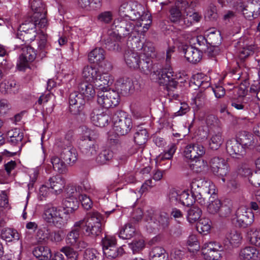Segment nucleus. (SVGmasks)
<instances>
[{
    "instance_id": "nucleus-1",
    "label": "nucleus",
    "mask_w": 260,
    "mask_h": 260,
    "mask_svg": "<svg viewBox=\"0 0 260 260\" xmlns=\"http://www.w3.org/2000/svg\"><path fill=\"white\" fill-rule=\"evenodd\" d=\"M119 15L125 17H119L113 22L117 34L124 37L130 36L135 37L139 34L138 26L135 27V19L140 17V12L132 9L131 6L126 2H123L119 8Z\"/></svg>"
},
{
    "instance_id": "nucleus-2",
    "label": "nucleus",
    "mask_w": 260,
    "mask_h": 260,
    "mask_svg": "<svg viewBox=\"0 0 260 260\" xmlns=\"http://www.w3.org/2000/svg\"><path fill=\"white\" fill-rule=\"evenodd\" d=\"M194 5L186 0H177L175 6L170 10V21L182 28L190 26L194 22H198L201 16L196 12H190Z\"/></svg>"
},
{
    "instance_id": "nucleus-3",
    "label": "nucleus",
    "mask_w": 260,
    "mask_h": 260,
    "mask_svg": "<svg viewBox=\"0 0 260 260\" xmlns=\"http://www.w3.org/2000/svg\"><path fill=\"white\" fill-rule=\"evenodd\" d=\"M103 219V215L100 213L93 212L89 217L75 222L71 230L79 235H99L101 232Z\"/></svg>"
},
{
    "instance_id": "nucleus-4",
    "label": "nucleus",
    "mask_w": 260,
    "mask_h": 260,
    "mask_svg": "<svg viewBox=\"0 0 260 260\" xmlns=\"http://www.w3.org/2000/svg\"><path fill=\"white\" fill-rule=\"evenodd\" d=\"M82 77L84 82L93 83L96 89H105L113 83L114 78L112 75L107 72L100 73L95 67L90 66L85 67L82 72Z\"/></svg>"
},
{
    "instance_id": "nucleus-5",
    "label": "nucleus",
    "mask_w": 260,
    "mask_h": 260,
    "mask_svg": "<svg viewBox=\"0 0 260 260\" xmlns=\"http://www.w3.org/2000/svg\"><path fill=\"white\" fill-rule=\"evenodd\" d=\"M42 216L46 222L58 228L63 226L67 221L66 212L61 208L51 205H47L44 207Z\"/></svg>"
},
{
    "instance_id": "nucleus-6",
    "label": "nucleus",
    "mask_w": 260,
    "mask_h": 260,
    "mask_svg": "<svg viewBox=\"0 0 260 260\" xmlns=\"http://www.w3.org/2000/svg\"><path fill=\"white\" fill-rule=\"evenodd\" d=\"M113 129L118 136L127 134L133 127L132 120L123 111H117L112 117Z\"/></svg>"
},
{
    "instance_id": "nucleus-7",
    "label": "nucleus",
    "mask_w": 260,
    "mask_h": 260,
    "mask_svg": "<svg viewBox=\"0 0 260 260\" xmlns=\"http://www.w3.org/2000/svg\"><path fill=\"white\" fill-rule=\"evenodd\" d=\"M151 79L160 85L176 87L177 82L174 78V72L170 66L158 69L151 74Z\"/></svg>"
},
{
    "instance_id": "nucleus-8",
    "label": "nucleus",
    "mask_w": 260,
    "mask_h": 260,
    "mask_svg": "<svg viewBox=\"0 0 260 260\" xmlns=\"http://www.w3.org/2000/svg\"><path fill=\"white\" fill-rule=\"evenodd\" d=\"M190 189L193 196H199V193H202L204 195L207 194L214 196L216 194L215 184L211 180L205 179H193L190 183Z\"/></svg>"
},
{
    "instance_id": "nucleus-9",
    "label": "nucleus",
    "mask_w": 260,
    "mask_h": 260,
    "mask_svg": "<svg viewBox=\"0 0 260 260\" xmlns=\"http://www.w3.org/2000/svg\"><path fill=\"white\" fill-rule=\"evenodd\" d=\"M109 87L105 89L98 90L97 101L103 107L108 109L117 106L119 103V95L114 90H109Z\"/></svg>"
},
{
    "instance_id": "nucleus-10",
    "label": "nucleus",
    "mask_w": 260,
    "mask_h": 260,
    "mask_svg": "<svg viewBox=\"0 0 260 260\" xmlns=\"http://www.w3.org/2000/svg\"><path fill=\"white\" fill-rule=\"evenodd\" d=\"M15 46V49H21L22 51L17 61V67L19 70H24L35 59L36 51L31 47L24 44H16Z\"/></svg>"
},
{
    "instance_id": "nucleus-11",
    "label": "nucleus",
    "mask_w": 260,
    "mask_h": 260,
    "mask_svg": "<svg viewBox=\"0 0 260 260\" xmlns=\"http://www.w3.org/2000/svg\"><path fill=\"white\" fill-rule=\"evenodd\" d=\"M104 254L108 258H115L124 253L122 247H116V240L114 237L106 235L102 240Z\"/></svg>"
},
{
    "instance_id": "nucleus-12",
    "label": "nucleus",
    "mask_w": 260,
    "mask_h": 260,
    "mask_svg": "<svg viewBox=\"0 0 260 260\" xmlns=\"http://www.w3.org/2000/svg\"><path fill=\"white\" fill-rule=\"evenodd\" d=\"M254 220V213L250 208L241 206L236 212L234 220L236 224L240 228H246L251 225Z\"/></svg>"
},
{
    "instance_id": "nucleus-13",
    "label": "nucleus",
    "mask_w": 260,
    "mask_h": 260,
    "mask_svg": "<svg viewBox=\"0 0 260 260\" xmlns=\"http://www.w3.org/2000/svg\"><path fill=\"white\" fill-rule=\"evenodd\" d=\"M128 41L131 42L132 47L134 49L136 48L138 50L141 49L140 53L141 57L152 58L156 56L155 48L153 44L150 42H147L145 45L142 42L139 38V34L135 37H131L130 36H127Z\"/></svg>"
},
{
    "instance_id": "nucleus-14",
    "label": "nucleus",
    "mask_w": 260,
    "mask_h": 260,
    "mask_svg": "<svg viewBox=\"0 0 260 260\" xmlns=\"http://www.w3.org/2000/svg\"><path fill=\"white\" fill-rule=\"evenodd\" d=\"M222 246L216 242H206L202 246V251L206 260H218L221 257L220 251Z\"/></svg>"
},
{
    "instance_id": "nucleus-15",
    "label": "nucleus",
    "mask_w": 260,
    "mask_h": 260,
    "mask_svg": "<svg viewBox=\"0 0 260 260\" xmlns=\"http://www.w3.org/2000/svg\"><path fill=\"white\" fill-rule=\"evenodd\" d=\"M206 149L202 145L191 143L185 147L183 155L187 159L196 162L200 161L205 154Z\"/></svg>"
},
{
    "instance_id": "nucleus-16",
    "label": "nucleus",
    "mask_w": 260,
    "mask_h": 260,
    "mask_svg": "<svg viewBox=\"0 0 260 260\" xmlns=\"http://www.w3.org/2000/svg\"><path fill=\"white\" fill-rule=\"evenodd\" d=\"M145 217L149 223L153 222L162 229H165L169 226V217L166 212H161L159 214H157L155 211L151 209L147 211Z\"/></svg>"
},
{
    "instance_id": "nucleus-17",
    "label": "nucleus",
    "mask_w": 260,
    "mask_h": 260,
    "mask_svg": "<svg viewBox=\"0 0 260 260\" xmlns=\"http://www.w3.org/2000/svg\"><path fill=\"white\" fill-rule=\"evenodd\" d=\"M226 151L231 157L240 159L244 154L245 150L237 139H231L226 143Z\"/></svg>"
},
{
    "instance_id": "nucleus-18",
    "label": "nucleus",
    "mask_w": 260,
    "mask_h": 260,
    "mask_svg": "<svg viewBox=\"0 0 260 260\" xmlns=\"http://www.w3.org/2000/svg\"><path fill=\"white\" fill-rule=\"evenodd\" d=\"M85 100L82 95L77 91L72 92L69 96L70 109L71 112L76 114L82 110L85 103Z\"/></svg>"
},
{
    "instance_id": "nucleus-19",
    "label": "nucleus",
    "mask_w": 260,
    "mask_h": 260,
    "mask_svg": "<svg viewBox=\"0 0 260 260\" xmlns=\"http://www.w3.org/2000/svg\"><path fill=\"white\" fill-rule=\"evenodd\" d=\"M182 49L184 56L188 61L196 63L201 60L202 52L197 48L192 46L184 45Z\"/></svg>"
},
{
    "instance_id": "nucleus-20",
    "label": "nucleus",
    "mask_w": 260,
    "mask_h": 260,
    "mask_svg": "<svg viewBox=\"0 0 260 260\" xmlns=\"http://www.w3.org/2000/svg\"><path fill=\"white\" fill-rule=\"evenodd\" d=\"M242 239L243 237L240 232L236 230H232L226 234L224 243L228 248H236L242 244Z\"/></svg>"
},
{
    "instance_id": "nucleus-21",
    "label": "nucleus",
    "mask_w": 260,
    "mask_h": 260,
    "mask_svg": "<svg viewBox=\"0 0 260 260\" xmlns=\"http://www.w3.org/2000/svg\"><path fill=\"white\" fill-rule=\"evenodd\" d=\"M80 235L73 230L68 233L67 235L66 241L68 244L74 246L75 248L81 250L87 246V244L84 241L81 240Z\"/></svg>"
},
{
    "instance_id": "nucleus-22",
    "label": "nucleus",
    "mask_w": 260,
    "mask_h": 260,
    "mask_svg": "<svg viewBox=\"0 0 260 260\" xmlns=\"http://www.w3.org/2000/svg\"><path fill=\"white\" fill-rule=\"evenodd\" d=\"M240 260H260V253L255 247L247 246L240 249Z\"/></svg>"
},
{
    "instance_id": "nucleus-23",
    "label": "nucleus",
    "mask_w": 260,
    "mask_h": 260,
    "mask_svg": "<svg viewBox=\"0 0 260 260\" xmlns=\"http://www.w3.org/2000/svg\"><path fill=\"white\" fill-rule=\"evenodd\" d=\"M124 58L126 65L129 68L135 69L140 67L141 56L134 48L125 51Z\"/></svg>"
},
{
    "instance_id": "nucleus-24",
    "label": "nucleus",
    "mask_w": 260,
    "mask_h": 260,
    "mask_svg": "<svg viewBox=\"0 0 260 260\" xmlns=\"http://www.w3.org/2000/svg\"><path fill=\"white\" fill-rule=\"evenodd\" d=\"M79 92L86 101L92 100L95 96V90L93 85L89 82H82L78 86Z\"/></svg>"
},
{
    "instance_id": "nucleus-25",
    "label": "nucleus",
    "mask_w": 260,
    "mask_h": 260,
    "mask_svg": "<svg viewBox=\"0 0 260 260\" xmlns=\"http://www.w3.org/2000/svg\"><path fill=\"white\" fill-rule=\"evenodd\" d=\"M118 89L125 94L132 93L135 90L134 83L132 79L128 77H122L116 82Z\"/></svg>"
},
{
    "instance_id": "nucleus-26",
    "label": "nucleus",
    "mask_w": 260,
    "mask_h": 260,
    "mask_svg": "<svg viewBox=\"0 0 260 260\" xmlns=\"http://www.w3.org/2000/svg\"><path fill=\"white\" fill-rule=\"evenodd\" d=\"M37 236L40 239L45 240V239H48L52 241L59 242L62 240L63 232L61 231H56L49 233L48 230H39L38 232Z\"/></svg>"
},
{
    "instance_id": "nucleus-27",
    "label": "nucleus",
    "mask_w": 260,
    "mask_h": 260,
    "mask_svg": "<svg viewBox=\"0 0 260 260\" xmlns=\"http://www.w3.org/2000/svg\"><path fill=\"white\" fill-rule=\"evenodd\" d=\"M82 133L80 136V145L82 147L86 146V144L94 142L96 135L94 131L86 126L81 127Z\"/></svg>"
},
{
    "instance_id": "nucleus-28",
    "label": "nucleus",
    "mask_w": 260,
    "mask_h": 260,
    "mask_svg": "<svg viewBox=\"0 0 260 260\" xmlns=\"http://www.w3.org/2000/svg\"><path fill=\"white\" fill-rule=\"evenodd\" d=\"M245 92L244 90L240 89L239 94H241L237 100H233L232 102V106L237 110H247L246 103L250 100V96L249 95H245Z\"/></svg>"
},
{
    "instance_id": "nucleus-29",
    "label": "nucleus",
    "mask_w": 260,
    "mask_h": 260,
    "mask_svg": "<svg viewBox=\"0 0 260 260\" xmlns=\"http://www.w3.org/2000/svg\"><path fill=\"white\" fill-rule=\"evenodd\" d=\"M226 76H229L233 79V81L229 83L230 85H234L237 83L238 81H246L249 79L247 73L245 71H242L239 66L235 69H233L230 73L226 75Z\"/></svg>"
},
{
    "instance_id": "nucleus-30",
    "label": "nucleus",
    "mask_w": 260,
    "mask_h": 260,
    "mask_svg": "<svg viewBox=\"0 0 260 260\" xmlns=\"http://www.w3.org/2000/svg\"><path fill=\"white\" fill-rule=\"evenodd\" d=\"M47 184L56 194H59L64 187L66 181L63 178L57 175L50 177Z\"/></svg>"
},
{
    "instance_id": "nucleus-31",
    "label": "nucleus",
    "mask_w": 260,
    "mask_h": 260,
    "mask_svg": "<svg viewBox=\"0 0 260 260\" xmlns=\"http://www.w3.org/2000/svg\"><path fill=\"white\" fill-rule=\"evenodd\" d=\"M105 58V51L101 48H96L88 54V60L90 63H96L101 66Z\"/></svg>"
},
{
    "instance_id": "nucleus-32",
    "label": "nucleus",
    "mask_w": 260,
    "mask_h": 260,
    "mask_svg": "<svg viewBox=\"0 0 260 260\" xmlns=\"http://www.w3.org/2000/svg\"><path fill=\"white\" fill-rule=\"evenodd\" d=\"M36 28L31 27L30 31L26 32L17 33V38L15 40L16 44H21V42H24L25 45L27 43L34 41L37 36Z\"/></svg>"
},
{
    "instance_id": "nucleus-33",
    "label": "nucleus",
    "mask_w": 260,
    "mask_h": 260,
    "mask_svg": "<svg viewBox=\"0 0 260 260\" xmlns=\"http://www.w3.org/2000/svg\"><path fill=\"white\" fill-rule=\"evenodd\" d=\"M150 260H169L168 254L162 247H152L149 251Z\"/></svg>"
},
{
    "instance_id": "nucleus-34",
    "label": "nucleus",
    "mask_w": 260,
    "mask_h": 260,
    "mask_svg": "<svg viewBox=\"0 0 260 260\" xmlns=\"http://www.w3.org/2000/svg\"><path fill=\"white\" fill-rule=\"evenodd\" d=\"M109 116L104 112L100 113L93 112L91 115V120L93 124L99 127H104L108 124Z\"/></svg>"
},
{
    "instance_id": "nucleus-35",
    "label": "nucleus",
    "mask_w": 260,
    "mask_h": 260,
    "mask_svg": "<svg viewBox=\"0 0 260 260\" xmlns=\"http://www.w3.org/2000/svg\"><path fill=\"white\" fill-rule=\"evenodd\" d=\"M32 252L34 255L39 260H48L51 257V250L47 246H37Z\"/></svg>"
},
{
    "instance_id": "nucleus-36",
    "label": "nucleus",
    "mask_w": 260,
    "mask_h": 260,
    "mask_svg": "<svg viewBox=\"0 0 260 260\" xmlns=\"http://www.w3.org/2000/svg\"><path fill=\"white\" fill-rule=\"evenodd\" d=\"M244 149L256 145L253 135L248 132H241L237 139Z\"/></svg>"
},
{
    "instance_id": "nucleus-37",
    "label": "nucleus",
    "mask_w": 260,
    "mask_h": 260,
    "mask_svg": "<svg viewBox=\"0 0 260 260\" xmlns=\"http://www.w3.org/2000/svg\"><path fill=\"white\" fill-rule=\"evenodd\" d=\"M150 17L151 16L149 13H144L143 14L140 13V17L135 19L134 26L135 27L137 26H139L138 27L139 32H140L139 28L142 25H143L144 31H145L149 28L152 22Z\"/></svg>"
},
{
    "instance_id": "nucleus-38",
    "label": "nucleus",
    "mask_w": 260,
    "mask_h": 260,
    "mask_svg": "<svg viewBox=\"0 0 260 260\" xmlns=\"http://www.w3.org/2000/svg\"><path fill=\"white\" fill-rule=\"evenodd\" d=\"M79 201L78 199L74 198H66L63 202V210L66 212V215L73 213L79 207Z\"/></svg>"
},
{
    "instance_id": "nucleus-39",
    "label": "nucleus",
    "mask_w": 260,
    "mask_h": 260,
    "mask_svg": "<svg viewBox=\"0 0 260 260\" xmlns=\"http://www.w3.org/2000/svg\"><path fill=\"white\" fill-rule=\"evenodd\" d=\"M72 146V135L67 134L64 138H57L54 142V149L58 151L70 148Z\"/></svg>"
},
{
    "instance_id": "nucleus-40",
    "label": "nucleus",
    "mask_w": 260,
    "mask_h": 260,
    "mask_svg": "<svg viewBox=\"0 0 260 260\" xmlns=\"http://www.w3.org/2000/svg\"><path fill=\"white\" fill-rule=\"evenodd\" d=\"M1 237L3 240L8 242L18 241L20 237L17 231L11 228L3 229L1 232Z\"/></svg>"
},
{
    "instance_id": "nucleus-41",
    "label": "nucleus",
    "mask_w": 260,
    "mask_h": 260,
    "mask_svg": "<svg viewBox=\"0 0 260 260\" xmlns=\"http://www.w3.org/2000/svg\"><path fill=\"white\" fill-rule=\"evenodd\" d=\"M229 168L228 164H212L211 171L215 175L222 177V181L224 182L223 176L228 173Z\"/></svg>"
},
{
    "instance_id": "nucleus-42",
    "label": "nucleus",
    "mask_w": 260,
    "mask_h": 260,
    "mask_svg": "<svg viewBox=\"0 0 260 260\" xmlns=\"http://www.w3.org/2000/svg\"><path fill=\"white\" fill-rule=\"evenodd\" d=\"M7 135L8 141L13 145L20 142L23 138V133L18 128H14L8 131Z\"/></svg>"
},
{
    "instance_id": "nucleus-43",
    "label": "nucleus",
    "mask_w": 260,
    "mask_h": 260,
    "mask_svg": "<svg viewBox=\"0 0 260 260\" xmlns=\"http://www.w3.org/2000/svg\"><path fill=\"white\" fill-rule=\"evenodd\" d=\"M0 88L3 92L15 93L18 90V85L16 81L9 79L2 82L1 84Z\"/></svg>"
},
{
    "instance_id": "nucleus-44",
    "label": "nucleus",
    "mask_w": 260,
    "mask_h": 260,
    "mask_svg": "<svg viewBox=\"0 0 260 260\" xmlns=\"http://www.w3.org/2000/svg\"><path fill=\"white\" fill-rule=\"evenodd\" d=\"M207 77H205L202 74H197L194 75L190 82V85L194 84L196 87H202L205 88L210 85V83L206 81Z\"/></svg>"
},
{
    "instance_id": "nucleus-45",
    "label": "nucleus",
    "mask_w": 260,
    "mask_h": 260,
    "mask_svg": "<svg viewBox=\"0 0 260 260\" xmlns=\"http://www.w3.org/2000/svg\"><path fill=\"white\" fill-rule=\"evenodd\" d=\"M221 204L220 200L216 198V195L210 196L209 199V204L207 207V211L212 214L218 213Z\"/></svg>"
},
{
    "instance_id": "nucleus-46",
    "label": "nucleus",
    "mask_w": 260,
    "mask_h": 260,
    "mask_svg": "<svg viewBox=\"0 0 260 260\" xmlns=\"http://www.w3.org/2000/svg\"><path fill=\"white\" fill-rule=\"evenodd\" d=\"M223 141L224 139L221 132L214 133L211 136L209 143V147L211 149L217 150L221 146Z\"/></svg>"
},
{
    "instance_id": "nucleus-47",
    "label": "nucleus",
    "mask_w": 260,
    "mask_h": 260,
    "mask_svg": "<svg viewBox=\"0 0 260 260\" xmlns=\"http://www.w3.org/2000/svg\"><path fill=\"white\" fill-rule=\"evenodd\" d=\"M247 236L250 244L260 248V230L251 228L248 231Z\"/></svg>"
},
{
    "instance_id": "nucleus-48",
    "label": "nucleus",
    "mask_w": 260,
    "mask_h": 260,
    "mask_svg": "<svg viewBox=\"0 0 260 260\" xmlns=\"http://www.w3.org/2000/svg\"><path fill=\"white\" fill-rule=\"evenodd\" d=\"M66 198H74L80 199V197L83 193V189L81 186H74L73 185H68L65 189Z\"/></svg>"
},
{
    "instance_id": "nucleus-49",
    "label": "nucleus",
    "mask_w": 260,
    "mask_h": 260,
    "mask_svg": "<svg viewBox=\"0 0 260 260\" xmlns=\"http://www.w3.org/2000/svg\"><path fill=\"white\" fill-rule=\"evenodd\" d=\"M135 229L131 224H126L119 231L118 236L122 239H129L135 233Z\"/></svg>"
},
{
    "instance_id": "nucleus-50",
    "label": "nucleus",
    "mask_w": 260,
    "mask_h": 260,
    "mask_svg": "<svg viewBox=\"0 0 260 260\" xmlns=\"http://www.w3.org/2000/svg\"><path fill=\"white\" fill-rule=\"evenodd\" d=\"M190 191H191L190 190ZM191 193V195H190L188 190L182 191L179 199V204L186 206L193 205L194 203V197L197 196H193V193L192 192Z\"/></svg>"
},
{
    "instance_id": "nucleus-51",
    "label": "nucleus",
    "mask_w": 260,
    "mask_h": 260,
    "mask_svg": "<svg viewBox=\"0 0 260 260\" xmlns=\"http://www.w3.org/2000/svg\"><path fill=\"white\" fill-rule=\"evenodd\" d=\"M211 222L208 218L200 219L197 224V231L203 235H206L211 229Z\"/></svg>"
},
{
    "instance_id": "nucleus-52",
    "label": "nucleus",
    "mask_w": 260,
    "mask_h": 260,
    "mask_svg": "<svg viewBox=\"0 0 260 260\" xmlns=\"http://www.w3.org/2000/svg\"><path fill=\"white\" fill-rule=\"evenodd\" d=\"M148 137V133L146 129L140 127L135 134V142L139 145H142L146 142Z\"/></svg>"
},
{
    "instance_id": "nucleus-53",
    "label": "nucleus",
    "mask_w": 260,
    "mask_h": 260,
    "mask_svg": "<svg viewBox=\"0 0 260 260\" xmlns=\"http://www.w3.org/2000/svg\"><path fill=\"white\" fill-rule=\"evenodd\" d=\"M207 43L212 46L220 44L221 41L220 34L218 30H210L206 35Z\"/></svg>"
},
{
    "instance_id": "nucleus-54",
    "label": "nucleus",
    "mask_w": 260,
    "mask_h": 260,
    "mask_svg": "<svg viewBox=\"0 0 260 260\" xmlns=\"http://www.w3.org/2000/svg\"><path fill=\"white\" fill-rule=\"evenodd\" d=\"M30 7L34 13L33 18H37L38 15L42 13H46L44 5L41 0H34L30 3Z\"/></svg>"
},
{
    "instance_id": "nucleus-55",
    "label": "nucleus",
    "mask_w": 260,
    "mask_h": 260,
    "mask_svg": "<svg viewBox=\"0 0 260 260\" xmlns=\"http://www.w3.org/2000/svg\"><path fill=\"white\" fill-rule=\"evenodd\" d=\"M153 64L151 58L141 57L140 67L138 69L145 74H148L152 69Z\"/></svg>"
},
{
    "instance_id": "nucleus-56",
    "label": "nucleus",
    "mask_w": 260,
    "mask_h": 260,
    "mask_svg": "<svg viewBox=\"0 0 260 260\" xmlns=\"http://www.w3.org/2000/svg\"><path fill=\"white\" fill-rule=\"evenodd\" d=\"M202 210L197 207H192L187 211V219L190 223L197 221L201 217Z\"/></svg>"
},
{
    "instance_id": "nucleus-57",
    "label": "nucleus",
    "mask_w": 260,
    "mask_h": 260,
    "mask_svg": "<svg viewBox=\"0 0 260 260\" xmlns=\"http://www.w3.org/2000/svg\"><path fill=\"white\" fill-rule=\"evenodd\" d=\"M46 13H42L40 14L37 18H33L31 16V20L34 21L35 27L37 26L40 28H45L48 26V21L45 18Z\"/></svg>"
},
{
    "instance_id": "nucleus-58",
    "label": "nucleus",
    "mask_w": 260,
    "mask_h": 260,
    "mask_svg": "<svg viewBox=\"0 0 260 260\" xmlns=\"http://www.w3.org/2000/svg\"><path fill=\"white\" fill-rule=\"evenodd\" d=\"M176 150V147L175 144H171L167 152L160 153L156 157V161H162L170 160Z\"/></svg>"
},
{
    "instance_id": "nucleus-59",
    "label": "nucleus",
    "mask_w": 260,
    "mask_h": 260,
    "mask_svg": "<svg viewBox=\"0 0 260 260\" xmlns=\"http://www.w3.org/2000/svg\"><path fill=\"white\" fill-rule=\"evenodd\" d=\"M205 96L201 92H198L192 99V105H194L197 109L202 107L205 104Z\"/></svg>"
},
{
    "instance_id": "nucleus-60",
    "label": "nucleus",
    "mask_w": 260,
    "mask_h": 260,
    "mask_svg": "<svg viewBox=\"0 0 260 260\" xmlns=\"http://www.w3.org/2000/svg\"><path fill=\"white\" fill-rule=\"evenodd\" d=\"M128 245L133 253L140 251L144 249L145 245L144 240L142 239H136Z\"/></svg>"
},
{
    "instance_id": "nucleus-61",
    "label": "nucleus",
    "mask_w": 260,
    "mask_h": 260,
    "mask_svg": "<svg viewBox=\"0 0 260 260\" xmlns=\"http://www.w3.org/2000/svg\"><path fill=\"white\" fill-rule=\"evenodd\" d=\"M113 13L110 11L100 13L97 16L98 20L102 23L109 24L113 19Z\"/></svg>"
},
{
    "instance_id": "nucleus-62",
    "label": "nucleus",
    "mask_w": 260,
    "mask_h": 260,
    "mask_svg": "<svg viewBox=\"0 0 260 260\" xmlns=\"http://www.w3.org/2000/svg\"><path fill=\"white\" fill-rule=\"evenodd\" d=\"M182 191L171 189L168 194V199L170 203L174 205H179V199Z\"/></svg>"
},
{
    "instance_id": "nucleus-63",
    "label": "nucleus",
    "mask_w": 260,
    "mask_h": 260,
    "mask_svg": "<svg viewBox=\"0 0 260 260\" xmlns=\"http://www.w3.org/2000/svg\"><path fill=\"white\" fill-rule=\"evenodd\" d=\"M62 155V158L67 162H75L77 161V153L75 149L70 148Z\"/></svg>"
},
{
    "instance_id": "nucleus-64",
    "label": "nucleus",
    "mask_w": 260,
    "mask_h": 260,
    "mask_svg": "<svg viewBox=\"0 0 260 260\" xmlns=\"http://www.w3.org/2000/svg\"><path fill=\"white\" fill-rule=\"evenodd\" d=\"M257 170L249 178L250 183L255 187H260V164H255Z\"/></svg>"
}]
</instances>
